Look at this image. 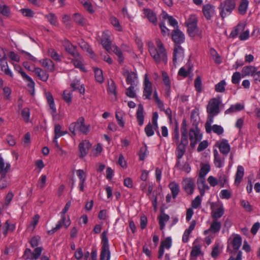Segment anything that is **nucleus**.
I'll list each match as a JSON object with an SVG mask.
<instances>
[{"instance_id": "obj_1", "label": "nucleus", "mask_w": 260, "mask_h": 260, "mask_svg": "<svg viewBox=\"0 0 260 260\" xmlns=\"http://www.w3.org/2000/svg\"><path fill=\"white\" fill-rule=\"evenodd\" d=\"M155 47L153 44H149V51L155 61L156 63L167 62V53L162 43L159 39H156Z\"/></svg>"}, {"instance_id": "obj_2", "label": "nucleus", "mask_w": 260, "mask_h": 260, "mask_svg": "<svg viewBox=\"0 0 260 260\" xmlns=\"http://www.w3.org/2000/svg\"><path fill=\"white\" fill-rule=\"evenodd\" d=\"M198 19L195 14H190L186 19L185 24L187 27V32L190 37H202V30L198 27Z\"/></svg>"}, {"instance_id": "obj_3", "label": "nucleus", "mask_w": 260, "mask_h": 260, "mask_svg": "<svg viewBox=\"0 0 260 260\" xmlns=\"http://www.w3.org/2000/svg\"><path fill=\"white\" fill-rule=\"evenodd\" d=\"M40 240V237L35 236L32 237L30 241V244L32 247H37L34 252H32L30 249H26L24 252V256L26 259L30 260L37 259L41 255L42 252V248L41 247H37Z\"/></svg>"}, {"instance_id": "obj_4", "label": "nucleus", "mask_w": 260, "mask_h": 260, "mask_svg": "<svg viewBox=\"0 0 260 260\" xmlns=\"http://www.w3.org/2000/svg\"><path fill=\"white\" fill-rule=\"evenodd\" d=\"M69 129L74 135H76L77 132L87 135L90 132V125L89 124H85L84 118L80 117L76 122H73L70 125Z\"/></svg>"}, {"instance_id": "obj_5", "label": "nucleus", "mask_w": 260, "mask_h": 260, "mask_svg": "<svg viewBox=\"0 0 260 260\" xmlns=\"http://www.w3.org/2000/svg\"><path fill=\"white\" fill-rule=\"evenodd\" d=\"M242 239L241 236L237 234H232L228 240L227 251L232 252L233 250H238L241 246Z\"/></svg>"}, {"instance_id": "obj_6", "label": "nucleus", "mask_w": 260, "mask_h": 260, "mask_svg": "<svg viewBox=\"0 0 260 260\" xmlns=\"http://www.w3.org/2000/svg\"><path fill=\"white\" fill-rule=\"evenodd\" d=\"M236 6L235 3L227 0L221 2L218 7L220 16L224 19L230 15L236 8Z\"/></svg>"}, {"instance_id": "obj_7", "label": "nucleus", "mask_w": 260, "mask_h": 260, "mask_svg": "<svg viewBox=\"0 0 260 260\" xmlns=\"http://www.w3.org/2000/svg\"><path fill=\"white\" fill-rule=\"evenodd\" d=\"M154 94V87L150 81L148 75H145L143 81V98L145 100H151L152 94Z\"/></svg>"}, {"instance_id": "obj_8", "label": "nucleus", "mask_w": 260, "mask_h": 260, "mask_svg": "<svg viewBox=\"0 0 260 260\" xmlns=\"http://www.w3.org/2000/svg\"><path fill=\"white\" fill-rule=\"evenodd\" d=\"M189 137L190 142V145L192 148H194L202 139L203 135L200 129L196 126L189 129Z\"/></svg>"}, {"instance_id": "obj_9", "label": "nucleus", "mask_w": 260, "mask_h": 260, "mask_svg": "<svg viewBox=\"0 0 260 260\" xmlns=\"http://www.w3.org/2000/svg\"><path fill=\"white\" fill-rule=\"evenodd\" d=\"M221 100L219 99L212 98L208 102L207 106L208 114L217 115L220 112L219 105Z\"/></svg>"}, {"instance_id": "obj_10", "label": "nucleus", "mask_w": 260, "mask_h": 260, "mask_svg": "<svg viewBox=\"0 0 260 260\" xmlns=\"http://www.w3.org/2000/svg\"><path fill=\"white\" fill-rule=\"evenodd\" d=\"M60 217L61 218L58 221L55 227L48 231V234H53L61 227L68 228L70 225L71 221L69 216H66V215H60Z\"/></svg>"}, {"instance_id": "obj_11", "label": "nucleus", "mask_w": 260, "mask_h": 260, "mask_svg": "<svg viewBox=\"0 0 260 260\" xmlns=\"http://www.w3.org/2000/svg\"><path fill=\"white\" fill-rule=\"evenodd\" d=\"M123 75L126 77V82L131 85H137L139 83L138 74L135 72L128 70L123 71Z\"/></svg>"}, {"instance_id": "obj_12", "label": "nucleus", "mask_w": 260, "mask_h": 260, "mask_svg": "<svg viewBox=\"0 0 260 260\" xmlns=\"http://www.w3.org/2000/svg\"><path fill=\"white\" fill-rule=\"evenodd\" d=\"M221 225V222L218 220L213 219L210 223L209 228L204 231V234L207 235L211 232L215 235L220 231Z\"/></svg>"}, {"instance_id": "obj_13", "label": "nucleus", "mask_w": 260, "mask_h": 260, "mask_svg": "<svg viewBox=\"0 0 260 260\" xmlns=\"http://www.w3.org/2000/svg\"><path fill=\"white\" fill-rule=\"evenodd\" d=\"M44 94L49 106V111L53 117L56 115V108L54 103V100L52 94L50 92L45 91Z\"/></svg>"}, {"instance_id": "obj_14", "label": "nucleus", "mask_w": 260, "mask_h": 260, "mask_svg": "<svg viewBox=\"0 0 260 260\" xmlns=\"http://www.w3.org/2000/svg\"><path fill=\"white\" fill-rule=\"evenodd\" d=\"M182 186L185 192L188 194H192L194 192V182L191 178H186L182 181Z\"/></svg>"}, {"instance_id": "obj_15", "label": "nucleus", "mask_w": 260, "mask_h": 260, "mask_svg": "<svg viewBox=\"0 0 260 260\" xmlns=\"http://www.w3.org/2000/svg\"><path fill=\"white\" fill-rule=\"evenodd\" d=\"M172 39L176 44H180L185 41V36L183 32L177 28L172 31Z\"/></svg>"}, {"instance_id": "obj_16", "label": "nucleus", "mask_w": 260, "mask_h": 260, "mask_svg": "<svg viewBox=\"0 0 260 260\" xmlns=\"http://www.w3.org/2000/svg\"><path fill=\"white\" fill-rule=\"evenodd\" d=\"M216 145L218 147L220 152L223 155H227L231 151V146L228 140L222 139L217 142Z\"/></svg>"}, {"instance_id": "obj_17", "label": "nucleus", "mask_w": 260, "mask_h": 260, "mask_svg": "<svg viewBox=\"0 0 260 260\" xmlns=\"http://www.w3.org/2000/svg\"><path fill=\"white\" fill-rule=\"evenodd\" d=\"M74 58L72 59L71 62L73 63L75 68H78L82 72L86 71L84 67V61L82 56L77 53V55L73 56Z\"/></svg>"}, {"instance_id": "obj_18", "label": "nucleus", "mask_w": 260, "mask_h": 260, "mask_svg": "<svg viewBox=\"0 0 260 260\" xmlns=\"http://www.w3.org/2000/svg\"><path fill=\"white\" fill-rule=\"evenodd\" d=\"M184 56V50L182 47L176 45L175 47L173 55V61L174 63L181 61L183 59Z\"/></svg>"}, {"instance_id": "obj_19", "label": "nucleus", "mask_w": 260, "mask_h": 260, "mask_svg": "<svg viewBox=\"0 0 260 260\" xmlns=\"http://www.w3.org/2000/svg\"><path fill=\"white\" fill-rule=\"evenodd\" d=\"M203 13L207 20H210L215 15V7L211 4H206L203 7Z\"/></svg>"}, {"instance_id": "obj_20", "label": "nucleus", "mask_w": 260, "mask_h": 260, "mask_svg": "<svg viewBox=\"0 0 260 260\" xmlns=\"http://www.w3.org/2000/svg\"><path fill=\"white\" fill-rule=\"evenodd\" d=\"M197 183L201 196L203 197L205 194V190L209 188L206 182L205 177L199 176L197 179Z\"/></svg>"}, {"instance_id": "obj_21", "label": "nucleus", "mask_w": 260, "mask_h": 260, "mask_svg": "<svg viewBox=\"0 0 260 260\" xmlns=\"http://www.w3.org/2000/svg\"><path fill=\"white\" fill-rule=\"evenodd\" d=\"M213 162L216 168H221L224 166V157H222L216 149L213 150Z\"/></svg>"}, {"instance_id": "obj_22", "label": "nucleus", "mask_w": 260, "mask_h": 260, "mask_svg": "<svg viewBox=\"0 0 260 260\" xmlns=\"http://www.w3.org/2000/svg\"><path fill=\"white\" fill-rule=\"evenodd\" d=\"M91 146V144L88 140H84L81 142L79 145L80 156L83 157L86 156Z\"/></svg>"}, {"instance_id": "obj_23", "label": "nucleus", "mask_w": 260, "mask_h": 260, "mask_svg": "<svg viewBox=\"0 0 260 260\" xmlns=\"http://www.w3.org/2000/svg\"><path fill=\"white\" fill-rule=\"evenodd\" d=\"M62 45L64 47L65 50L72 56L77 55L78 52L76 50V47L71 43L68 40H64L62 42Z\"/></svg>"}, {"instance_id": "obj_24", "label": "nucleus", "mask_w": 260, "mask_h": 260, "mask_svg": "<svg viewBox=\"0 0 260 260\" xmlns=\"http://www.w3.org/2000/svg\"><path fill=\"white\" fill-rule=\"evenodd\" d=\"M244 175V169L243 166L239 165L237 167V171L235 174L234 184L238 186L241 182Z\"/></svg>"}, {"instance_id": "obj_25", "label": "nucleus", "mask_w": 260, "mask_h": 260, "mask_svg": "<svg viewBox=\"0 0 260 260\" xmlns=\"http://www.w3.org/2000/svg\"><path fill=\"white\" fill-rule=\"evenodd\" d=\"M34 72L41 80L44 82L48 80L49 76L46 71L39 67H34Z\"/></svg>"}, {"instance_id": "obj_26", "label": "nucleus", "mask_w": 260, "mask_h": 260, "mask_svg": "<svg viewBox=\"0 0 260 260\" xmlns=\"http://www.w3.org/2000/svg\"><path fill=\"white\" fill-rule=\"evenodd\" d=\"M136 117L139 125L142 126L144 121V110L142 104H139L138 106Z\"/></svg>"}, {"instance_id": "obj_27", "label": "nucleus", "mask_w": 260, "mask_h": 260, "mask_svg": "<svg viewBox=\"0 0 260 260\" xmlns=\"http://www.w3.org/2000/svg\"><path fill=\"white\" fill-rule=\"evenodd\" d=\"M144 14L149 21L154 25H156L157 20L155 14L149 9H143Z\"/></svg>"}, {"instance_id": "obj_28", "label": "nucleus", "mask_w": 260, "mask_h": 260, "mask_svg": "<svg viewBox=\"0 0 260 260\" xmlns=\"http://www.w3.org/2000/svg\"><path fill=\"white\" fill-rule=\"evenodd\" d=\"M246 23L245 22H240L234 28L230 34V37L235 38L238 36L240 32L243 31L245 28Z\"/></svg>"}, {"instance_id": "obj_29", "label": "nucleus", "mask_w": 260, "mask_h": 260, "mask_svg": "<svg viewBox=\"0 0 260 260\" xmlns=\"http://www.w3.org/2000/svg\"><path fill=\"white\" fill-rule=\"evenodd\" d=\"M245 105L243 103H236L232 105L229 108L225 111V114H230L242 110L244 108Z\"/></svg>"}, {"instance_id": "obj_30", "label": "nucleus", "mask_w": 260, "mask_h": 260, "mask_svg": "<svg viewBox=\"0 0 260 260\" xmlns=\"http://www.w3.org/2000/svg\"><path fill=\"white\" fill-rule=\"evenodd\" d=\"M218 181H219V185L221 187H224L228 184L229 179L228 174H225L223 171H220L218 173Z\"/></svg>"}, {"instance_id": "obj_31", "label": "nucleus", "mask_w": 260, "mask_h": 260, "mask_svg": "<svg viewBox=\"0 0 260 260\" xmlns=\"http://www.w3.org/2000/svg\"><path fill=\"white\" fill-rule=\"evenodd\" d=\"M108 92L109 96L111 101H115L117 99V93L116 90V86L113 81L109 82Z\"/></svg>"}, {"instance_id": "obj_32", "label": "nucleus", "mask_w": 260, "mask_h": 260, "mask_svg": "<svg viewBox=\"0 0 260 260\" xmlns=\"http://www.w3.org/2000/svg\"><path fill=\"white\" fill-rule=\"evenodd\" d=\"M41 65L46 68L50 72H53L54 70V64L53 62L49 58H44L39 60Z\"/></svg>"}, {"instance_id": "obj_33", "label": "nucleus", "mask_w": 260, "mask_h": 260, "mask_svg": "<svg viewBox=\"0 0 260 260\" xmlns=\"http://www.w3.org/2000/svg\"><path fill=\"white\" fill-rule=\"evenodd\" d=\"M71 86L73 90H78L80 93L84 94L85 89L83 84H81L79 79H75L71 83Z\"/></svg>"}, {"instance_id": "obj_34", "label": "nucleus", "mask_w": 260, "mask_h": 260, "mask_svg": "<svg viewBox=\"0 0 260 260\" xmlns=\"http://www.w3.org/2000/svg\"><path fill=\"white\" fill-rule=\"evenodd\" d=\"M0 178V189H3L6 188L10 184V177L7 174H2Z\"/></svg>"}, {"instance_id": "obj_35", "label": "nucleus", "mask_w": 260, "mask_h": 260, "mask_svg": "<svg viewBox=\"0 0 260 260\" xmlns=\"http://www.w3.org/2000/svg\"><path fill=\"white\" fill-rule=\"evenodd\" d=\"M224 212V207L222 205L220 206L218 208L212 210L211 212V216L213 219L218 220L219 218L221 217Z\"/></svg>"}, {"instance_id": "obj_36", "label": "nucleus", "mask_w": 260, "mask_h": 260, "mask_svg": "<svg viewBox=\"0 0 260 260\" xmlns=\"http://www.w3.org/2000/svg\"><path fill=\"white\" fill-rule=\"evenodd\" d=\"M170 216L164 212H161L158 216V223L161 230H163L166 225V223L169 221Z\"/></svg>"}, {"instance_id": "obj_37", "label": "nucleus", "mask_w": 260, "mask_h": 260, "mask_svg": "<svg viewBox=\"0 0 260 260\" xmlns=\"http://www.w3.org/2000/svg\"><path fill=\"white\" fill-rule=\"evenodd\" d=\"M176 166L178 170L186 173H189L191 171L189 164L186 162L182 164L180 160H177Z\"/></svg>"}, {"instance_id": "obj_38", "label": "nucleus", "mask_w": 260, "mask_h": 260, "mask_svg": "<svg viewBox=\"0 0 260 260\" xmlns=\"http://www.w3.org/2000/svg\"><path fill=\"white\" fill-rule=\"evenodd\" d=\"M11 165L9 162H5L4 158L0 155V174H7L10 170Z\"/></svg>"}, {"instance_id": "obj_39", "label": "nucleus", "mask_w": 260, "mask_h": 260, "mask_svg": "<svg viewBox=\"0 0 260 260\" xmlns=\"http://www.w3.org/2000/svg\"><path fill=\"white\" fill-rule=\"evenodd\" d=\"M201 248L202 246L200 245H195L192 247V249L190 252L191 260H196L198 256L203 254Z\"/></svg>"}, {"instance_id": "obj_40", "label": "nucleus", "mask_w": 260, "mask_h": 260, "mask_svg": "<svg viewBox=\"0 0 260 260\" xmlns=\"http://www.w3.org/2000/svg\"><path fill=\"white\" fill-rule=\"evenodd\" d=\"M188 144L187 131L186 128V125L184 124L181 128V143L179 145H182L186 147Z\"/></svg>"}, {"instance_id": "obj_41", "label": "nucleus", "mask_w": 260, "mask_h": 260, "mask_svg": "<svg viewBox=\"0 0 260 260\" xmlns=\"http://www.w3.org/2000/svg\"><path fill=\"white\" fill-rule=\"evenodd\" d=\"M79 45L80 47L84 51H86L91 58H93L94 56V53L92 51V49L90 46L84 41L81 40L79 41Z\"/></svg>"}, {"instance_id": "obj_42", "label": "nucleus", "mask_w": 260, "mask_h": 260, "mask_svg": "<svg viewBox=\"0 0 260 260\" xmlns=\"http://www.w3.org/2000/svg\"><path fill=\"white\" fill-rule=\"evenodd\" d=\"M256 71V69L254 67L251 66H246L243 67L242 70V75L243 77L247 76H252Z\"/></svg>"}, {"instance_id": "obj_43", "label": "nucleus", "mask_w": 260, "mask_h": 260, "mask_svg": "<svg viewBox=\"0 0 260 260\" xmlns=\"http://www.w3.org/2000/svg\"><path fill=\"white\" fill-rule=\"evenodd\" d=\"M169 187L171 191L173 198H176L179 192V184L175 182H172L169 184Z\"/></svg>"}, {"instance_id": "obj_44", "label": "nucleus", "mask_w": 260, "mask_h": 260, "mask_svg": "<svg viewBox=\"0 0 260 260\" xmlns=\"http://www.w3.org/2000/svg\"><path fill=\"white\" fill-rule=\"evenodd\" d=\"M80 3L83 6L84 9L88 11L90 14H93L94 12V10L93 5L89 0H79Z\"/></svg>"}, {"instance_id": "obj_45", "label": "nucleus", "mask_w": 260, "mask_h": 260, "mask_svg": "<svg viewBox=\"0 0 260 260\" xmlns=\"http://www.w3.org/2000/svg\"><path fill=\"white\" fill-rule=\"evenodd\" d=\"M1 68L3 72L7 75L13 77V74L8 66V62L5 60H2L1 63Z\"/></svg>"}, {"instance_id": "obj_46", "label": "nucleus", "mask_w": 260, "mask_h": 260, "mask_svg": "<svg viewBox=\"0 0 260 260\" xmlns=\"http://www.w3.org/2000/svg\"><path fill=\"white\" fill-rule=\"evenodd\" d=\"M210 170L211 167L209 164H202L199 176L205 177L206 175L210 172Z\"/></svg>"}, {"instance_id": "obj_47", "label": "nucleus", "mask_w": 260, "mask_h": 260, "mask_svg": "<svg viewBox=\"0 0 260 260\" xmlns=\"http://www.w3.org/2000/svg\"><path fill=\"white\" fill-rule=\"evenodd\" d=\"M153 99L158 107V108L161 111L165 110V107L163 102L159 99L157 90L155 87H154V95Z\"/></svg>"}, {"instance_id": "obj_48", "label": "nucleus", "mask_w": 260, "mask_h": 260, "mask_svg": "<svg viewBox=\"0 0 260 260\" xmlns=\"http://www.w3.org/2000/svg\"><path fill=\"white\" fill-rule=\"evenodd\" d=\"M249 2L248 0H241L240 5L238 7L239 13L241 15H244L246 12L248 7Z\"/></svg>"}, {"instance_id": "obj_49", "label": "nucleus", "mask_w": 260, "mask_h": 260, "mask_svg": "<svg viewBox=\"0 0 260 260\" xmlns=\"http://www.w3.org/2000/svg\"><path fill=\"white\" fill-rule=\"evenodd\" d=\"M101 43L104 48L108 52L111 50V42L109 38L106 35H104L102 36Z\"/></svg>"}, {"instance_id": "obj_50", "label": "nucleus", "mask_w": 260, "mask_h": 260, "mask_svg": "<svg viewBox=\"0 0 260 260\" xmlns=\"http://www.w3.org/2000/svg\"><path fill=\"white\" fill-rule=\"evenodd\" d=\"M111 255L109 248L102 247L100 260H110Z\"/></svg>"}, {"instance_id": "obj_51", "label": "nucleus", "mask_w": 260, "mask_h": 260, "mask_svg": "<svg viewBox=\"0 0 260 260\" xmlns=\"http://www.w3.org/2000/svg\"><path fill=\"white\" fill-rule=\"evenodd\" d=\"M124 115V112L120 110L116 111L115 113V117L117 120L118 124L120 126L122 127H123L125 124V122L123 119Z\"/></svg>"}, {"instance_id": "obj_52", "label": "nucleus", "mask_w": 260, "mask_h": 260, "mask_svg": "<svg viewBox=\"0 0 260 260\" xmlns=\"http://www.w3.org/2000/svg\"><path fill=\"white\" fill-rule=\"evenodd\" d=\"M22 78L24 80L27 82V86L34 91L35 89V83L32 79L28 76L26 73H22Z\"/></svg>"}, {"instance_id": "obj_53", "label": "nucleus", "mask_w": 260, "mask_h": 260, "mask_svg": "<svg viewBox=\"0 0 260 260\" xmlns=\"http://www.w3.org/2000/svg\"><path fill=\"white\" fill-rule=\"evenodd\" d=\"M48 54L53 59L57 61H61V56L54 49H48Z\"/></svg>"}, {"instance_id": "obj_54", "label": "nucleus", "mask_w": 260, "mask_h": 260, "mask_svg": "<svg viewBox=\"0 0 260 260\" xmlns=\"http://www.w3.org/2000/svg\"><path fill=\"white\" fill-rule=\"evenodd\" d=\"M186 150V147L182 145H179L176 150V155L177 158V160H180V159L184 155Z\"/></svg>"}, {"instance_id": "obj_55", "label": "nucleus", "mask_w": 260, "mask_h": 260, "mask_svg": "<svg viewBox=\"0 0 260 260\" xmlns=\"http://www.w3.org/2000/svg\"><path fill=\"white\" fill-rule=\"evenodd\" d=\"M210 133L212 132L218 135H221L224 133L223 128L219 125L214 124L210 128H209Z\"/></svg>"}, {"instance_id": "obj_56", "label": "nucleus", "mask_w": 260, "mask_h": 260, "mask_svg": "<svg viewBox=\"0 0 260 260\" xmlns=\"http://www.w3.org/2000/svg\"><path fill=\"white\" fill-rule=\"evenodd\" d=\"M39 219H40V216L38 214L35 215L33 217L30 223L27 226L28 231L32 232V231H33L34 230L36 225L38 223Z\"/></svg>"}, {"instance_id": "obj_57", "label": "nucleus", "mask_w": 260, "mask_h": 260, "mask_svg": "<svg viewBox=\"0 0 260 260\" xmlns=\"http://www.w3.org/2000/svg\"><path fill=\"white\" fill-rule=\"evenodd\" d=\"M216 115H213L212 114H208V119L205 123L206 131L208 134H210L209 128L212 126L211 124L213 123L214 117Z\"/></svg>"}, {"instance_id": "obj_58", "label": "nucleus", "mask_w": 260, "mask_h": 260, "mask_svg": "<svg viewBox=\"0 0 260 260\" xmlns=\"http://www.w3.org/2000/svg\"><path fill=\"white\" fill-rule=\"evenodd\" d=\"M221 252V250L218 243H215L212 247L211 251V256L214 258H216Z\"/></svg>"}, {"instance_id": "obj_59", "label": "nucleus", "mask_w": 260, "mask_h": 260, "mask_svg": "<svg viewBox=\"0 0 260 260\" xmlns=\"http://www.w3.org/2000/svg\"><path fill=\"white\" fill-rule=\"evenodd\" d=\"M137 85H131L126 89V94L131 98H135L136 96L135 87Z\"/></svg>"}, {"instance_id": "obj_60", "label": "nucleus", "mask_w": 260, "mask_h": 260, "mask_svg": "<svg viewBox=\"0 0 260 260\" xmlns=\"http://www.w3.org/2000/svg\"><path fill=\"white\" fill-rule=\"evenodd\" d=\"M94 71L96 81L99 83H102L104 81V77L102 71L98 68H95Z\"/></svg>"}, {"instance_id": "obj_61", "label": "nucleus", "mask_w": 260, "mask_h": 260, "mask_svg": "<svg viewBox=\"0 0 260 260\" xmlns=\"http://www.w3.org/2000/svg\"><path fill=\"white\" fill-rule=\"evenodd\" d=\"M62 98L67 103L70 104L72 102V92L69 90H65L62 94Z\"/></svg>"}, {"instance_id": "obj_62", "label": "nucleus", "mask_w": 260, "mask_h": 260, "mask_svg": "<svg viewBox=\"0 0 260 260\" xmlns=\"http://www.w3.org/2000/svg\"><path fill=\"white\" fill-rule=\"evenodd\" d=\"M45 17L47 19L50 24L53 25H56L57 24V19L53 13H50L48 15H45Z\"/></svg>"}, {"instance_id": "obj_63", "label": "nucleus", "mask_w": 260, "mask_h": 260, "mask_svg": "<svg viewBox=\"0 0 260 260\" xmlns=\"http://www.w3.org/2000/svg\"><path fill=\"white\" fill-rule=\"evenodd\" d=\"M110 22L112 25L115 27V28L119 31H122V27L120 25L118 20L114 16H112L110 18Z\"/></svg>"}, {"instance_id": "obj_64", "label": "nucleus", "mask_w": 260, "mask_h": 260, "mask_svg": "<svg viewBox=\"0 0 260 260\" xmlns=\"http://www.w3.org/2000/svg\"><path fill=\"white\" fill-rule=\"evenodd\" d=\"M21 114L24 120L27 123L28 122L30 115L29 109L28 108H24L22 110Z\"/></svg>"}]
</instances>
